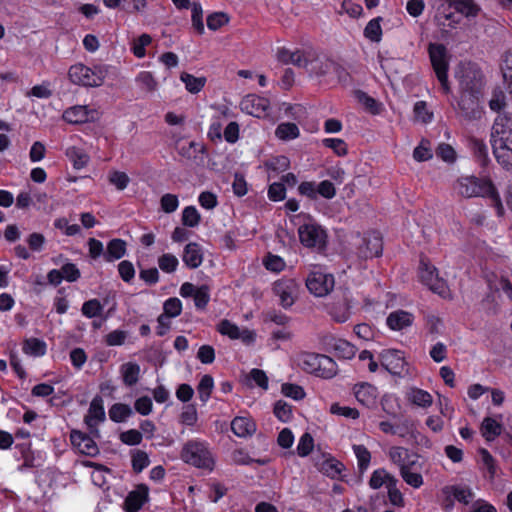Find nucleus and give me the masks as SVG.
<instances>
[{"instance_id":"nucleus-47","label":"nucleus","mask_w":512,"mask_h":512,"mask_svg":"<svg viewBox=\"0 0 512 512\" xmlns=\"http://www.w3.org/2000/svg\"><path fill=\"white\" fill-rule=\"evenodd\" d=\"M103 305L97 299H91L83 303L81 312L87 318H94L101 315Z\"/></svg>"},{"instance_id":"nucleus-33","label":"nucleus","mask_w":512,"mask_h":512,"mask_svg":"<svg viewBox=\"0 0 512 512\" xmlns=\"http://www.w3.org/2000/svg\"><path fill=\"white\" fill-rule=\"evenodd\" d=\"M392 480H396L395 476L384 468H379L373 471L369 480V486L374 490L380 489L382 486L388 488Z\"/></svg>"},{"instance_id":"nucleus-35","label":"nucleus","mask_w":512,"mask_h":512,"mask_svg":"<svg viewBox=\"0 0 512 512\" xmlns=\"http://www.w3.org/2000/svg\"><path fill=\"white\" fill-rule=\"evenodd\" d=\"M23 352L32 357H41L47 350L46 343L38 338H28L23 343Z\"/></svg>"},{"instance_id":"nucleus-5","label":"nucleus","mask_w":512,"mask_h":512,"mask_svg":"<svg viewBox=\"0 0 512 512\" xmlns=\"http://www.w3.org/2000/svg\"><path fill=\"white\" fill-rule=\"evenodd\" d=\"M296 363L304 371L325 379H330L337 373L336 362L326 355L302 352L297 355Z\"/></svg>"},{"instance_id":"nucleus-58","label":"nucleus","mask_w":512,"mask_h":512,"mask_svg":"<svg viewBox=\"0 0 512 512\" xmlns=\"http://www.w3.org/2000/svg\"><path fill=\"white\" fill-rule=\"evenodd\" d=\"M149 464V456L145 451L137 450L132 454V466L136 472H141Z\"/></svg>"},{"instance_id":"nucleus-15","label":"nucleus","mask_w":512,"mask_h":512,"mask_svg":"<svg viewBox=\"0 0 512 512\" xmlns=\"http://www.w3.org/2000/svg\"><path fill=\"white\" fill-rule=\"evenodd\" d=\"M482 93L461 92L458 103L460 116L467 120H478L482 117L483 107L481 106Z\"/></svg>"},{"instance_id":"nucleus-14","label":"nucleus","mask_w":512,"mask_h":512,"mask_svg":"<svg viewBox=\"0 0 512 512\" xmlns=\"http://www.w3.org/2000/svg\"><path fill=\"white\" fill-rule=\"evenodd\" d=\"M355 245L357 246V255L362 259L378 257L383 249L381 235L376 231L358 236Z\"/></svg>"},{"instance_id":"nucleus-46","label":"nucleus","mask_w":512,"mask_h":512,"mask_svg":"<svg viewBox=\"0 0 512 512\" xmlns=\"http://www.w3.org/2000/svg\"><path fill=\"white\" fill-rule=\"evenodd\" d=\"M353 452L357 458L358 467L361 471H365L371 461V454L364 445H353Z\"/></svg>"},{"instance_id":"nucleus-59","label":"nucleus","mask_w":512,"mask_h":512,"mask_svg":"<svg viewBox=\"0 0 512 512\" xmlns=\"http://www.w3.org/2000/svg\"><path fill=\"white\" fill-rule=\"evenodd\" d=\"M322 143L325 147L332 149L338 156H344L347 154V145L342 139L325 138Z\"/></svg>"},{"instance_id":"nucleus-1","label":"nucleus","mask_w":512,"mask_h":512,"mask_svg":"<svg viewBox=\"0 0 512 512\" xmlns=\"http://www.w3.org/2000/svg\"><path fill=\"white\" fill-rule=\"evenodd\" d=\"M451 190L455 197L462 199L487 197L491 199L497 214L499 216L504 214L501 198L489 178L461 175L453 181Z\"/></svg>"},{"instance_id":"nucleus-53","label":"nucleus","mask_w":512,"mask_h":512,"mask_svg":"<svg viewBox=\"0 0 512 512\" xmlns=\"http://www.w3.org/2000/svg\"><path fill=\"white\" fill-rule=\"evenodd\" d=\"M248 379L262 390H268L269 381L266 373L263 370L257 368L252 369L249 372Z\"/></svg>"},{"instance_id":"nucleus-24","label":"nucleus","mask_w":512,"mask_h":512,"mask_svg":"<svg viewBox=\"0 0 512 512\" xmlns=\"http://www.w3.org/2000/svg\"><path fill=\"white\" fill-rule=\"evenodd\" d=\"M148 499V489L145 486H138L131 491L125 500L126 512H138Z\"/></svg>"},{"instance_id":"nucleus-43","label":"nucleus","mask_w":512,"mask_h":512,"mask_svg":"<svg viewBox=\"0 0 512 512\" xmlns=\"http://www.w3.org/2000/svg\"><path fill=\"white\" fill-rule=\"evenodd\" d=\"M455 9L467 18H475L481 11L473 0H456Z\"/></svg>"},{"instance_id":"nucleus-37","label":"nucleus","mask_w":512,"mask_h":512,"mask_svg":"<svg viewBox=\"0 0 512 512\" xmlns=\"http://www.w3.org/2000/svg\"><path fill=\"white\" fill-rule=\"evenodd\" d=\"M275 135L282 141H289L298 138L300 130L295 123L284 122L277 126Z\"/></svg>"},{"instance_id":"nucleus-20","label":"nucleus","mask_w":512,"mask_h":512,"mask_svg":"<svg viewBox=\"0 0 512 512\" xmlns=\"http://www.w3.org/2000/svg\"><path fill=\"white\" fill-rule=\"evenodd\" d=\"M414 320L415 317L411 312L399 309L389 313L386 325L391 331L400 332L410 328Z\"/></svg>"},{"instance_id":"nucleus-17","label":"nucleus","mask_w":512,"mask_h":512,"mask_svg":"<svg viewBox=\"0 0 512 512\" xmlns=\"http://www.w3.org/2000/svg\"><path fill=\"white\" fill-rule=\"evenodd\" d=\"M242 112L257 118H265L269 115L270 101L255 94L245 96L240 102Z\"/></svg>"},{"instance_id":"nucleus-21","label":"nucleus","mask_w":512,"mask_h":512,"mask_svg":"<svg viewBox=\"0 0 512 512\" xmlns=\"http://www.w3.org/2000/svg\"><path fill=\"white\" fill-rule=\"evenodd\" d=\"M73 447L81 454L95 456L99 449L94 439L80 431L74 430L70 435Z\"/></svg>"},{"instance_id":"nucleus-62","label":"nucleus","mask_w":512,"mask_h":512,"mask_svg":"<svg viewBox=\"0 0 512 512\" xmlns=\"http://www.w3.org/2000/svg\"><path fill=\"white\" fill-rule=\"evenodd\" d=\"M275 416L282 422H288L292 418V408L284 401H277L274 406Z\"/></svg>"},{"instance_id":"nucleus-10","label":"nucleus","mask_w":512,"mask_h":512,"mask_svg":"<svg viewBox=\"0 0 512 512\" xmlns=\"http://www.w3.org/2000/svg\"><path fill=\"white\" fill-rule=\"evenodd\" d=\"M419 279L432 292L444 299L451 298V291L446 282L438 277L436 268L428 261L422 259L419 265Z\"/></svg>"},{"instance_id":"nucleus-57","label":"nucleus","mask_w":512,"mask_h":512,"mask_svg":"<svg viewBox=\"0 0 512 512\" xmlns=\"http://www.w3.org/2000/svg\"><path fill=\"white\" fill-rule=\"evenodd\" d=\"M160 206L165 213H173L179 207L178 197L175 194H164L160 199Z\"/></svg>"},{"instance_id":"nucleus-19","label":"nucleus","mask_w":512,"mask_h":512,"mask_svg":"<svg viewBox=\"0 0 512 512\" xmlns=\"http://www.w3.org/2000/svg\"><path fill=\"white\" fill-rule=\"evenodd\" d=\"M105 420V410L103 400L100 396H96L92 399L88 412L84 418L85 424L87 425L90 432L98 433L97 427L100 423Z\"/></svg>"},{"instance_id":"nucleus-56","label":"nucleus","mask_w":512,"mask_h":512,"mask_svg":"<svg viewBox=\"0 0 512 512\" xmlns=\"http://www.w3.org/2000/svg\"><path fill=\"white\" fill-rule=\"evenodd\" d=\"M506 106V95L500 88L494 89L489 101V107L492 111H500Z\"/></svg>"},{"instance_id":"nucleus-40","label":"nucleus","mask_w":512,"mask_h":512,"mask_svg":"<svg viewBox=\"0 0 512 512\" xmlns=\"http://www.w3.org/2000/svg\"><path fill=\"white\" fill-rule=\"evenodd\" d=\"M108 413L113 422L121 423L127 420L133 414V411L127 404L116 403L110 407Z\"/></svg>"},{"instance_id":"nucleus-28","label":"nucleus","mask_w":512,"mask_h":512,"mask_svg":"<svg viewBox=\"0 0 512 512\" xmlns=\"http://www.w3.org/2000/svg\"><path fill=\"white\" fill-rule=\"evenodd\" d=\"M183 262L192 269L198 268L203 262V252L199 244L188 243L183 251Z\"/></svg>"},{"instance_id":"nucleus-8","label":"nucleus","mask_w":512,"mask_h":512,"mask_svg":"<svg viewBox=\"0 0 512 512\" xmlns=\"http://www.w3.org/2000/svg\"><path fill=\"white\" fill-rule=\"evenodd\" d=\"M455 78L459 83L461 92L482 93L484 76L477 64L471 62L460 63L455 70Z\"/></svg>"},{"instance_id":"nucleus-3","label":"nucleus","mask_w":512,"mask_h":512,"mask_svg":"<svg viewBox=\"0 0 512 512\" xmlns=\"http://www.w3.org/2000/svg\"><path fill=\"white\" fill-rule=\"evenodd\" d=\"M293 56L291 64L305 69L310 75L326 76L334 72L342 80L344 70L333 61L320 57L312 48L296 49Z\"/></svg>"},{"instance_id":"nucleus-41","label":"nucleus","mask_w":512,"mask_h":512,"mask_svg":"<svg viewBox=\"0 0 512 512\" xmlns=\"http://www.w3.org/2000/svg\"><path fill=\"white\" fill-rule=\"evenodd\" d=\"M332 349L338 357L344 359H351L356 354L355 346L344 339H334Z\"/></svg>"},{"instance_id":"nucleus-25","label":"nucleus","mask_w":512,"mask_h":512,"mask_svg":"<svg viewBox=\"0 0 512 512\" xmlns=\"http://www.w3.org/2000/svg\"><path fill=\"white\" fill-rule=\"evenodd\" d=\"M442 493L447 496H453L458 502L468 505L474 499V492L467 485L457 484L449 485L442 489Z\"/></svg>"},{"instance_id":"nucleus-64","label":"nucleus","mask_w":512,"mask_h":512,"mask_svg":"<svg viewBox=\"0 0 512 512\" xmlns=\"http://www.w3.org/2000/svg\"><path fill=\"white\" fill-rule=\"evenodd\" d=\"M501 70L505 81L512 82V50L507 51L503 56Z\"/></svg>"},{"instance_id":"nucleus-42","label":"nucleus","mask_w":512,"mask_h":512,"mask_svg":"<svg viewBox=\"0 0 512 512\" xmlns=\"http://www.w3.org/2000/svg\"><path fill=\"white\" fill-rule=\"evenodd\" d=\"M381 17L371 19L364 28V36L371 42H380L382 39Z\"/></svg>"},{"instance_id":"nucleus-34","label":"nucleus","mask_w":512,"mask_h":512,"mask_svg":"<svg viewBox=\"0 0 512 512\" xmlns=\"http://www.w3.org/2000/svg\"><path fill=\"white\" fill-rule=\"evenodd\" d=\"M415 466L416 464H410L406 468L403 467L399 473L407 485L418 489L423 485L424 480L421 473L415 470Z\"/></svg>"},{"instance_id":"nucleus-13","label":"nucleus","mask_w":512,"mask_h":512,"mask_svg":"<svg viewBox=\"0 0 512 512\" xmlns=\"http://www.w3.org/2000/svg\"><path fill=\"white\" fill-rule=\"evenodd\" d=\"M272 289L279 304L285 309L291 307L299 295V284L293 278H281L275 281Z\"/></svg>"},{"instance_id":"nucleus-6","label":"nucleus","mask_w":512,"mask_h":512,"mask_svg":"<svg viewBox=\"0 0 512 512\" xmlns=\"http://www.w3.org/2000/svg\"><path fill=\"white\" fill-rule=\"evenodd\" d=\"M108 68L105 65L86 66L82 63L72 65L68 71L70 81L84 87H99L104 83Z\"/></svg>"},{"instance_id":"nucleus-39","label":"nucleus","mask_w":512,"mask_h":512,"mask_svg":"<svg viewBox=\"0 0 512 512\" xmlns=\"http://www.w3.org/2000/svg\"><path fill=\"white\" fill-rule=\"evenodd\" d=\"M181 81L185 84V88L192 94L199 93L206 83L205 77H195L192 74L183 72L180 76Z\"/></svg>"},{"instance_id":"nucleus-50","label":"nucleus","mask_w":512,"mask_h":512,"mask_svg":"<svg viewBox=\"0 0 512 512\" xmlns=\"http://www.w3.org/2000/svg\"><path fill=\"white\" fill-rule=\"evenodd\" d=\"M329 411L333 415L342 416L348 419H357L360 415L357 409L348 406H341L338 403H333L330 406Z\"/></svg>"},{"instance_id":"nucleus-30","label":"nucleus","mask_w":512,"mask_h":512,"mask_svg":"<svg viewBox=\"0 0 512 512\" xmlns=\"http://www.w3.org/2000/svg\"><path fill=\"white\" fill-rule=\"evenodd\" d=\"M66 157L72 163L73 168L76 170L83 169L90 161V157L87 152L76 146H70L65 151Z\"/></svg>"},{"instance_id":"nucleus-16","label":"nucleus","mask_w":512,"mask_h":512,"mask_svg":"<svg viewBox=\"0 0 512 512\" xmlns=\"http://www.w3.org/2000/svg\"><path fill=\"white\" fill-rule=\"evenodd\" d=\"M100 111L97 108L87 105H75L63 112V119L69 124H84L95 122L100 118Z\"/></svg>"},{"instance_id":"nucleus-52","label":"nucleus","mask_w":512,"mask_h":512,"mask_svg":"<svg viewBox=\"0 0 512 512\" xmlns=\"http://www.w3.org/2000/svg\"><path fill=\"white\" fill-rule=\"evenodd\" d=\"M398 480H392V483L387 488L388 498L390 503L396 507L404 506V497L397 487Z\"/></svg>"},{"instance_id":"nucleus-26","label":"nucleus","mask_w":512,"mask_h":512,"mask_svg":"<svg viewBox=\"0 0 512 512\" xmlns=\"http://www.w3.org/2000/svg\"><path fill=\"white\" fill-rule=\"evenodd\" d=\"M501 421H502L501 415L498 416V419H496L494 417H485L483 419L481 427H480V431H481L482 436L487 441L495 440L502 433L503 426H502Z\"/></svg>"},{"instance_id":"nucleus-44","label":"nucleus","mask_w":512,"mask_h":512,"mask_svg":"<svg viewBox=\"0 0 512 512\" xmlns=\"http://www.w3.org/2000/svg\"><path fill=\"white\" fill-rule=\"evenodd\" d=\"M214 388V380L210 375H204L200 379L197 390L199 394V398L203 403H206L211 395V392Z\"/></svg>"},{"instance_id":"nucleus-63","label":"nucleus","mask_w":512,"mask_h":512,"mask_svg":"<svg viewBox=\"0 0 512 512\" xmlns=\"http://www.w3.org/2000/svg\"><path fill=\"white\" fill-rule=\"evenodd\" d=\"M263 264L267 270H270L273 272H280L285 267L284 260L280 256L273 255V254H268L264 258Z\"/></svg>"},{"instance_id":"nucleus-12","label":"nucleus","mask_w":512,"mask_h":512,"mask_svg":"<svg viewBox=\"0 0 512 512\" xmlns=\"http://www.w3.org/2000/svg\"><path fill=\"white\" fill-rule=\"evenodd\" d=\"M298 236L303 246L321 249L326 244V231L316 222L309 221L298 228Z\"/></svg>"},{"instance_id":"nucleus-55","label":"nucleus","mask_w":512,"mask_h":512,"mask_svg":"<svg viewBox=\"0 0 512 512\" xmlns=\"http://www.w3.org/2000/svg\"><path fill=\"white\" fill-rule=\"evenodd\" d=\"M281 392L284 396L294 400H301L305 397L304 389L297 384L285 383L281 387Z\"/></svg>"},{"instance_id":"nucleus-29","label":"nucleus","mask_w":512,"mask_h":512,"mask_svg":"<svg viewBox=\"0 0 512 512\" xmlns=\"http://www.w3.org/2000/svg\"><path fill=\"white\" fill-rule=\"evenodd\" d=\"M233 433L238 437H248L255 433L256 424L249 417H235L231 423Z\"/></svg>"},{"instance_id":"nucleus-31","label":"nucleus","mask_w":512,"mask_h":512,"mask_svg":"<svg viewBox=\"0 0 512 512\" xmlns=\"http://www.w3.org/2000/svg\"><path fill=\"white\" fill-rule=\"evenodd\" d=\"M140 366L135 362H127L121 365L120 374L126 386L135 385L140 377Z\"/></svg>"},{"instance_id":"nucleus-27","label":"nucleus","mask_w":512,"mask_h":512,"mask_svg":"<svg viewBox=\"0 0 512 512\" xmlns=\"http://www.w3.org/2000/svg\"><path fill=\"white\" fill-rule=\"evenodd\" d=\"M329 314L339 323L346 322L351 316L350 299L344 296L342 299L335 301L329 308Z\"/></svg>"},{"instance_id":"nucleus-22","label":"nucleus","mask_w":512,"mask_h":512,"mask_svg":"<svg viewBox=\"0 0 512 512\" xmlns=\"http://www.w3.org/2000/svg\"><path fill=\"white\" fill-rule=\"evenodd\" d=\"M353 394L356 400L366 407L374 406L378 398L377 388L374 385L366 382L354 385Z\"/></svg>"},{"instance_id":"nucleus-48","label":"nucleus","mask_w":512,"mask_h":512,"mask_svg":"<svg viewBox=\"0 0 512 512\" xmlns=\"http://www.w3.org/2000/svg\"><path fill=\"white\" fill-rule=\"evenodd\" d=\"M110 184L116 187V189L122 191L127 188L130 183L129 176L122 171H111L108 176Z\"/></svg>"},{"instance_id":"nucleus-51","label":"nucleus","mask_w":512,"mask_h":512,"mask_svg":"<svg viewBox=\"0 0 512 512\" xmlns=\"http://www.w3.org/2000/svg\"><path fill=\"white\" fill-rule=\"evenodd\" d=\"M314 447L313 437L309 433H304L297 444V454L300 457L308 456Z\"/></svg>"},{"instance_id":"nucleus-9","label":"nucleus","mask_w":512,"mask_h":512,"mask_svg":"<svg viewBox=\"0 0 512 512\" xmlns=\"http://www.w3.org/2000/svg\"><path fill=\"white\" fill-rule=\"evenodd\" d=\"M334 284L333 275L321 266H313L306 278L307 289L316 297L328 295L332 291Z\"/></svg>"},{"instance_id":"nucleus-4","label":"nucleus","mask_w":512,"mask_h":512,"mask_svg":"<svg viewBox=\"0 0 512 512\" xmlns=\"http://www.w3.org/2000/svg\"><path fill=\"white\" fill-rule=\"evenodd\" d=\"M180 458L188 465L209 472L215 466V456L210 445L201 439H191L184 443Z\"/></svg>"},{"instance_id":"nucleus-36","label":"nucleus","mask_w":512,"mask_h":512,"mask_svg":"<svg viewBox=\"0 0 512 512\" xmlns=\"http://www.w3.org/2000/svg\"><path fill=\"white\" fill-rule=\"evenodd\" d=\"M163 309L164 313L158 317V323L160 324H163L164 320L180 315L182 311V303L176 297L169 298L165 301Z\"/></svg>"},{"instance_id":"nucleus-61","label":"nucleus","mask_w":512,"mask_h":512,"mask_svg":"<svg viewBox=\"0 0 512 512\" xmlns=\"http://www.w3.org/2000/svg\"><path fill=\"white\" fill-rule=\"evenodd\" d=\"M340 13H346L351 18H359L363 14V8L352 0H343Z\"/></svg>"},{"instance_id":"nucleus-54","label":"nucleus","mask_w":512,"mask_h":512,"mask_svg":"<svg viewBox=\"0 0 512 512\" xmlns=\"http://www.w3.org/2000/svg\"><path fill=\"white\" fill-rule=\"evenodd\" d=\"M194 303L198 309H204L210 301V288L207 285H201L197 288L194 295Z\"/></svg>"},{"instance_id":"nucleus-7","label":"nucleus","mask_w":512,"mask_h":512,"mask_svg":"<svg viewBox=\"0 0 512 512\" xmlns=\"http://www.w3.org/2000/svg\"><path fill=\"white\" fill-rule=\"evenodd\" d=\"M428 55L431 66L439 81L442 90L445 93L450 92V85L448 81V70L450 63V54L444 44L430 43L428 45Z\"/></svg>"},{"instance_id":"nucleus-49","label":"nucleus","mask_w":512,"mask_h":512,"mask_svg":"<svg viewBox=\"0 0 512 512\" xmlns=\"http://www.w3.org/2000/svg\"><path fill=\"white\" fill-rule=\"evenodd\" d=\"M200 214L194 206L185 207L182 212V223L187 227H196L200 223Z\"/></svg>"},{"instance_id":"nucleus-60","label":"nucleus","mask_w":512,"mask_h":512,"mask_svg":"<svg viewBox=\"0 0 512 512\" xmlns=\"http://www.w3.org/2000/svg\"><path fill=\"white\" fill-rule=\"evenodd\" d=\"M229 22V17L222 12H216L208 16L207 26L210 30L216 31Z\"/></svg>"},{"instance_id":"nucleus-23","label":"nucleus","mask_w":512,"mask_h":512,"mask_svg":"<svg viewBox=\"0 0 512 512\" xmlns=\"http://www.w3.org/2000/svg\"><path fill=\"white\" fill-rule=\"evenodd\" d=\"M387 455L389 460L399 468V471L410 464H416V456L404 447L393 446L389 448Z\"/></svg>"},{"instance_id":"nucleus-32","label":"nucleus","mask_w":512,"mask_h":512,"mask_svg":"<svg viewBox=\"0 0 512 512\" xmlns=\"http://www.w3.org/2000/svg\"><path fill=\"white\" fill-rule=\"evenodd\" d=\"M408 400L421 408H429L433 403L431 394L420 388H411L407 393Z\"/></svg>"},{"instance_id":"nucleus-11","label":"nucleus","mask_w":512,"mask_h":512,"mask_svg":"<svg viewBox=\"0 0 512 512\" xmlns=\"http://www.w3.org/2000/svg\"><path fill=\"white\" fill-rule=\"evenodd\" d=\"M378 359L381 367L392 376L404 377L408 372V363L403 351L398 349H384L379 353Z\"/></svg>"},{"instance_id":"nucleus-2","label":"nucleus","mask_w":512,"mask_h":512,"mask_svg":"<svg viewBox=\"0 0 512 512\" xmlns=\"http://www.w3.org/2000/svg\"><path fill=\"white\" fill-rule=\"evenodd\" d=\"M491 145L497 162L512 172V113L501 112L494 119Z\"/></svg>"},{"instance_id":"nucleus-45","label":"nucleus","mask_w":512,"mask_h":512,"mask_svg":"<svg viewBox=\"0 0 512 512\" xmlns=\"http://www.w3.org/2000/svg\"><path fill=\"white\" fill-rule=\"evenodd\" d=\"M178 265V258L171 253H165L158 258V266L165 273L175 272Z\"/></svg>"},{"instance_id":"nucleus-18","label":"nucleus","mask_w":512,"mask_h":512,"mask_svg":"<svg viewBox=\"0 0 512 512\" xmlns=\"http://www.w3.org/2000/svg\"><path fill=\"white\" fill-rule=\"evenodd\" d=\"M217 330L220 334L229 337L232 340H241L246 345H251L256 340V332L247 328L240 329L236 324L229 320H222Z\"/></svg>"},{"instance_id":"nucleus-38","label":"nucleus","mask_w":512,"mask_h":512,"mask_svg":"<svg viewBox=\"0 0 512 512\" xmlns=\"http://www.w3.org/2000/svg\"><path fill=\"white\" fill-rule=\"evenodd\" d=\"M126 253V242L121 239H113L107 245L105 258L112 262L122 258Z\"/></svg>"}]
</instances>
